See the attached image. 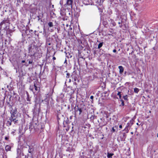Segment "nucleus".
I'll use <instances>...</instances> for the list:
<instances>
[{
    "mask_svg": "<svg viewBox=\"0 0 158 158\" xmlns=\"http://www.w3.org/2000/svg\"><path fill=\"white\" fill-rule=\"evenodd\" d=\"M73 1L72 0H67L66 5L70 6L71 8H72V4Z\"/></svg>",
    "mask_w": 158,
    "mask_h": 158,
    "instance_id": "1",
    "label": "nucleus"
},
{
    "mask_svg": "<svg viewBox=\"0 0 158 158\" xmlns=\"http://www.w3.org/2000/svg\"><path fill=\"white\" fill-rule=\"evenodd\" d=\"M130 123H128L126 127L124 129V131H126L127 132H128L129 131V130L130 129Z\"/></svg>",
    "mask_w": 158,
    "mask_h": 158,
    "instance_id": "2",
    "label": "nucleus"
},
{
    "mask_svg": "<svg viewBox=\"0 0 158 158\" xmlns=\"http://www.w3.org/2000/svg\"><path fill=\"white\" fill-rule=\"evenodd\" d=\"M118 69H119V72L120 73H122L123 71V68L122 66H118Z\"/></svg>",
    "mask_w": 158,
    "mask_h": 158,
    "instance_id": "3",
    "label": "nucleus"
},
{
    "mask_svg": "<svg viewBox=\"0 0 158 158\" xmlns=\"http://www.w3.org/2000/svg\"><path fill=\"white\" fill-rule=\"evenodd\" d=\"M5 148L6 151H10L11 149V147L8 145H7L6 146Z\"/></svg>",
    "mask_w": 158,
    "mask_h": 158,
    "instance_id": "4",
    "label": "nucleus"
},
{
    "mask_svg": "<svg viewBox=\"0 0 158 158\" xmlns=\"http://www.w3.org/2000/svg\"><path fill=\"white\" fill-rule=\"evenodd\" d=\"M29 148L28 150V153H30L31 154L32 153V152L33 151V149L32 148H30V147L29 146Z\"/></svg>",
    "mask_w": 158,
    "mask_h": 158,
    "instance_id": "5",
    "label": "nucleus"
},
{
    "mask_svg": "<svg viewBox=\"0 0 158 158\" xmlns=\"http://www.w3.org/2000/svg\"><path fill=\"white\" fill-rule=\"evenodd\" d=\"M114 155L113 153H108L107 157L108 158H112V156Z\"/></svg>",
    "mask_w": 158,
    "mask_h": 158,
    "instance_id": "6",
    "label": "nucleus"
},
{
    "mask_svg": "<svg viewBox=\"0 0 158 158\" xmlns=\"http://www.w3.org/2000/svg\"><path fill=\"white\" fill-rule=\"evenodd\" d=\"M11 121L14 122L15 123L17 120L15 118H12L10 119Z\"/></svg>",
    "mask_w": 158,
    "mask_h": 158,
    "instance_id": "7",
    "label": "nucleus"
},
{
    "mask_svg": "<svg viewBox=\"0 0 158 158\" xmlns=\"http://www.w3.org/2000/svg\"><path fill=\"white\" fill-rule=\"evenodd\" d=\"M103 44V42H101V43H99L98 46V49L100 48L102 46Z\"/></svg>",
    "mask_w": 158,
    "mask_h": 158,
    "instance_id": "8",
    "label": "nucleus"
},
{
    "mask_svg": "<svg viewBox=\"0 0 158 158\" xmlns=\"http://www.w3.org/2000/svg\"><path fill=\"white\" fill-rule=\"evenodd\" d=\"M134 92L135 93H137L139 91V89L137 88H134Z\"/></svg>",
    "mask_w": 158,
    "mask_h": 158,
    "instance_id": "9",
    "label": "nucleus"
},
{
    "mask_svg": "<svg viewBox=\"0 0 158 158\" xmlns=\"http://www.w3.org/2000/svg\"><path fill=\"white\" fill-rule=\"evenodd\" d=\"M78 110L79 112V114L80 115L81 114V113L82 110L81 108H78L77 110H76V112Z\"/></svg>",
    "mask_w": 158,
    "mask_h": 158,
    "instance_id": "10",
    "label": "nucleus"
},
{
    "mask_svg": "<svg viewBox=\"0 0 158 158\" xmlns=\"http://www.w3.org/2000/svg\"><path fill=\"white\" fill-rule=\"evenodd\" d=\"M123 98L125 100L127 101L128 100V96L127 95L125 96H123Z\"/></svg>",
    "mask_w": 158,
    "mask_h": 158,
    "instance_id": "11",
    "label": "nucleus"
},
{
    "mask_svg": "<svg viewBox=\"0 0 158 158\" xmlns=\"http://www.w3.org/2000/svg\"><path fill=\"white\" fill-rule=\"evenodd\" d=\"M48 24L50 27H52L53 26V24L52 22H50L48 23Z\"/></svg>",
    "mask_w": 158,
    "mask_h": 158,
    "instance_id": "12",
    "label": "nucleus"
},
{
    "mask_svg": "<svg viewBox=\"0 0 158 158\" xmlns=\"http://www.w3.org/2000/svg\"><path fill=\"white\" fill-rule=\"evenodd\" d=\"M34 88V85H31L30 86V89L32 91H33V89Z\"/></svg>",
    "mask_w": 158,
    "mask_h": 158,
    "instance_id": "13",
    "label": "nucleus"
},
{
    "mask_svg": "<svg viewBox=\"0 0 158 158\" xmlns=\"http://www.w3.org/2000/svg\"><path fill=\"white\" fill-rule=\"evenodd\" d=\"M117 95L119 96V98H121V92H118L117 94Z\"/></svg>",
    "mask_w": 158,
    "mask_h": 158,
    "instance_id": "14",
    "label": "nucleus"
},
{
    "mask_svg": "<svg viewBox=\"0 0 158 158\" xmlns=\"http://www.w3.org/2000/svg\"><path fill=\"white\" fill-rule=\"evenodd\" d=\"M120 101L122 102L121 105L123 106H124V102L123 100H121Z\"/></svg>",
    "mask_w": 158,
    "mask_h": 158,
    "instance_id": "15",
    "label": "nucleus"
},
{
    "mask_svg": "<svg viewBox=\"0 0 158 158\" xmlns=\"http://www.w3.org/2000/svg\"><path fill=\"white\" fill-rule=\"evenodd\" d=\"M129 123H130V124H131V125H130V126H131V125H132L133 124V122L132 120H131L130 122H129Z\"/></svg>",
    "mask_w": 158,
    "mask_h": 158,
    "instance_id": "16",
    "label": "nucleus"
},
{
    "mask_svg": "<svg viewBox=\"0 0 158 158\" xmlns=\"http://www.w3.org/2000/svg\"><path fill=\"white\" fill-rule=\"evenodd\" d=\"M4 23V21H2L0 23V26H1Z\"/></svg>",
    "mask_w": 158,
    "mask_h": 158,
    "instance_id": "17",
    "label": "nucleus"
},
{
    "mask_svg": "<svg viewBox=\"0 0 158 158\" xmlns=\"http://www.w3.org/2000/svg\"><path fill=\"white\" fill-rule=\"evenodd\" d=\"M34 88H35V90L36 91H37V87H36V86L35 85V84H34Z\"/></svg>",
    "mask_w": 158,
    "mask_h": 158,
    "instance_id": "18",
    "label": "nucleus"
},
{
    "mask_svg": "<svg viewBox=\"0 0 158 158\" xmlns=\"http://www.w3.org/2000/svg\"><path fill=\"white\" fill-rule=\"evenodd\" d=\"M69 73H67V76H66V77L67 78H69Z\"/></svg>",
    "mask_w": 158,
    "mask_h": 158,
    "instance_id": "19",
    "label": "nucleus"
},
{
    "mask_svg": "<svg viewBox=\"0 0 158 158\" xmlns=\"http://www.w3.org/2000/svg\"><path fill=\"white\" fill-rule=\"evenodd\" d=\"M94 98V96H90V98L91 99H93Z\"/></svg>",
    "mask_w": 158,
    "mask_h": 158,
    "instance_id": "20",
    "label": "nucleus"
},
{
    "mask_svg": "<svg viewBox=\"0 0 158 158\" xmlns=\"http://www.w3.org/2000/svg\"><path fill=\"white\" fill-rule=\"evenodd\" d=\"M113 52H116V49H114L113 51Z\"/></svg>",
    "mask_w": 158,
    "mask_h": 158,
    "instance_id": "21",
    "label": "nucleus"
},
{
    "mask_svg": "<svg viewBox=\"0 0 158 158\" xmlns=\"http://www.w3.org/2000/svg\"><path fill=\"white\" fill-rule=\"evenodd\" d=\"M5 139L6 140H7L8 139V138L7 137H6L5 138Z\"/></svg>",
    "mask_w": 158,
    "mask_h": 158,
    "instance_id": "22",
    "label": "nucleus"
},
{
    "mask_svg": "<svg viewBox=\"0 0 158 158\" xmlns=\"http://www.w3.org/2000/svg\"><path fill=\"white\" fill-rule=\"evenodd\" d=\"M119 128H122V126L121 125H120L119 126Z\"/></svg>",
    "mask_w": 158,
    "mask_h": 158,
    "instance_id": "23",
    "label": "nucleus"
},
{
    "mask_svg": "<svg viewBox=\"0 0 158 158\" xmlns=\"http://www.w3.org/2000/svg\"><path fill=\"white\" fill-rule=\"evenodd\" d=\"M32 63V61H29V64H31Z\"/></svg>",
    "mask_w": 158,
    "mask_h": 158,
    "instance_id": "24",
    "label": "nucleus"
},
{
    "mask_svg": "<svg viewBox=\"0 0 158 158\" xmlns=\"http://www.w3.org/2000/svg\"><path fill=\"white\" fill-rule=\"evenodd\" d=\"M56 59V58L55 57H53V60H55Z\"/></svg>",
    "mask_w": 158,
    "mask_h": 158,
    "instance_id": "25",
    "label": "nucleus"
},
{
    "mask_svg": "<svg viewBox=\"0 0 158 158\" xmlns=\"http://www.w3.org/2000/svg\"><path fill=\"white\" fill-rule=\"evenodd\" d=\"M25 62V60H22V63H24Z\"/></svg>",
    "mask_w": 158,
    "mask_h": 158,
    "instance_id": "26",
    "label": "nucleus"
},
{
    "mask_svg": "<svg viewBox=\"0 0 158 158\" xmlns=\"http://www.w3.org/2000/svg\"><path fill=\"white\" fill-rule=\"evenodd\" d=\"M112 130L114 131H115V129L114 128H113Z\"/></svg>",
    "mask_w": 158,
    "mask_h": 158,
    "instance_id": "27",
    "label": "nucleus"
},
{
    "mask_svg": "<svg viewBox=\"0 0 158 158\" xmlns=\"http://www.w3.org/2000/svg\"><path fill=\"white\" fill-rule=\"evenodd\" d=\"M19 149H18L17 150V152L18 153V152H19Z\"/></svg>",
    "mask_w": 158,
    "mask_h": 158,
    "instance_id": "28",
    "label": "nucleus"
},
{
    "mask_svg": "<svg viewBox=\"0 0 158 158\" xmlns=\"http://www.w3.org/2000/svg\"><path fill=\"white\" fill-rule=\"evenodd\" d=\"M113 25L114 26H115V23H114Z\"/></svg>",
    "mask_w": 158,
    "mask_h": 158,
    "instance_id": "29",
    "label": "nucleus"
},
{
    "mask_svg": "<svg viewBox=\"0 0 158 158\" xmlns=\"http://www.w3.org/2000/svg\"><path fill=\"white\" fill-rule=\"evenodd\" d=\"M118 24H120L121 23L120 22H119L118 23Z\"/></svg>",
    "mask_w": 158,
    "mask_h": 158,
    "instance_id": "30",
    "label": "nucleus"
},
{
    "mask_svg": "<svg viewBox=\"0 0 158 158\" xmlns=\"http://www.w3.org/2000/svg\"><path fill=\"white\" fill-rule=\"evenodd\" d=\"M131 134H133V132H131Z\"/></svg>",
    "mask_w": 158,
    "mask_h": 158,
    "instance_id": "31",
    "label": "nucleus"
},
{
    "mask_svg": "<svg viewBox=\"0 0 158 158\" xmlns=\"http://www.w3.org/2000/svg\"><path fill=\"white\" fill-rule=\"evenodd\" d=\"M68 26H69V25H68V24H67V25H66V26H67V27H68Z\"/></svg>",
    "mask_w": 158,
    "mask_h": 158,
    "instance_id": "32",
    "label": "nucleus"
},
{
    "mask_svg": "<svg viewBox=\"0 0 158 158\" xmlns=\"http://www.w3.org/2000/svg\"><path fill=\"white\" fill-rule=\"evenodd\" d=\"M136 124H137V125H139V124H138V123H136Z\"/></svg>",
    "mask_w": 158,
    "mask_h": 158,
    "instance_id": "33",
    "label": "nucleus"
},
{
    "mask_svg": "<svg viewBox=\"0 0 158 158\" xmlns=\"http://www.w3.org/2000/svg\"><path fill=\"white\" fill-rule=\"evenodd\" d=\"M157 137H158V134H157Z\"/></svg>",
    "mask_w": 158,
    "mask_h": 158,
    "instance_id": "34",
    "label": "nucleus"
},
{
    "mask_svg": "<svg viewBox=\"0 0 158 158\" xmlns=\"http://www.w3.org/2000/svg\"><path fill=\"white\" fill-rule=\"evenodd\" d=\"M71 81V80H70V79H69V81Z\"/></svg>",
    "mask_w": 158,
    "mask_h": 158,
    "instance_id": "35",
    "label": "nucleus"
}]
</instances>
